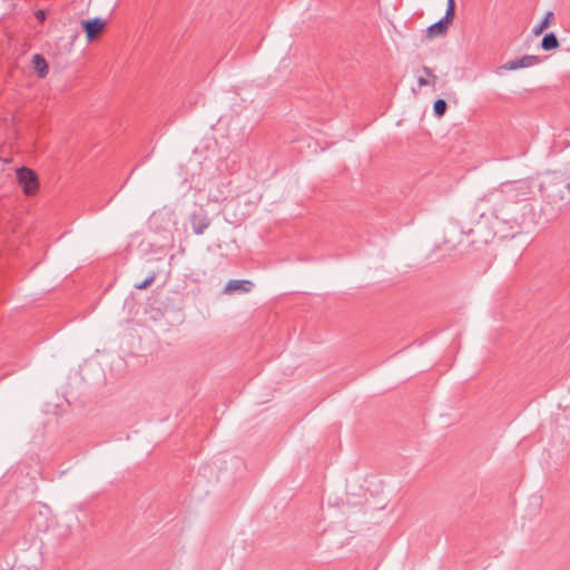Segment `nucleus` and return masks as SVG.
Segmentation results:
<instances>
[{"instance_id":"f257e3e1","label":"nucleus","mask_w":570,"mask_h":570,"mask_svg":"<svg viewBox=\"0 0 570 570\" xmlns=\"http://www.w3.org/2000/svg\"><path fill=\"white\" fill-rule=\"evenodd\" d=\"M531 194L527 181L507 184L478 199L461 222V233L471 236V245L489 244L494 237H514L523 223L520 203Z\"/></svg>"},{"instance_id":"f03ea898","label":"nucleus","mask_w":570,"mask_h":570,"mask_svg":"<svg viewBox=\"0 0 570 570\" xmlns=\"http://www.w3.org/2000/svg\"><path fill=\"white\" fill-rule=\"evenodd\" d=\"M16 175L24 195L31 196L37 193L39 189V178L33 169L22 166L17 169Z\"/></svg>"},{"instance_id":"7ed1b4c3","label":"nucleus","mask_w":570,"mask_h":570,"mask_svg":"<svg viewBox=\"0 0 570 570\" xmlns=\"http://www.w3.org/2000/svg\"><path fill=\"white\" fill-rule=\"evenodd\" d=\"M82 30L86 33V38L89 42L96 40L99 35L105 30L107 22L105 19L100 17H95L91 19H85L80 21Z\"/></svg>"},{"instance_id":"20e7f679","label":"nucleus","mask_w":570,"mask_h":570,"mask_svg":"<svg viewBox=\"0 0 570 570\" xmlns=\"http://www.w3.org/2000/svg\"><path fill=\"white\" fill-rule=\"evenodd\" d=\"M191 229L196 235H203L210 225V218L203 208L195 210L189 216Z\"/></svg>"},{"instance_id":"39448f33","label":"nucleus","mask_w":570,"mask_h":570,"mask_svg":"<svg viewBox=\"0 0 570 570\" xmlns=\"http://www.w3.org/2000/svg\"><path fill=\"white\" fill-rule=\"evenodd\" d=\"M541 62V58L534 55H524L520 58L512 59L500 67L503 70H518L521 68H528Z\"/></svg>"},{"instance_id":"423d86ee","label":"nucleus","mask_w":570,"mask_h":570,"mask_svg":"<svg viewBox=\"0 0 570 570\" xmlns=\"http://www.w3.org/2000/svg\"><path fill=\"white\" fill-rule=\"evenodd\" d=\"M254 288V283L248 279H230L224 287L225 294L234 292L249 293Z\"/></svg>"},{"instance_id":"0eeeda50","label":"nucleus","mask_w":570,"mask_h":570,"mask_svg":"<svg viewBox=\"0 0 570 570\" xmlns=\"http://www.w3.org/2000/svg\"><path fill=\"white\" fill-rule=\"evenodd\" d=\"M452 22L453 21L443 16L440 20L428 27L426 37L431 39L434 37L444 36Z\"/></svg>"},{"instance_id":"6e6552de","label":"nucleus","mask_w":570,"mask_h":570,"mask_svg":"<svg viewBox=\"0 0 570 570\" xmlns=\"http://www.w3.org/2000/svg\"><path fill=\"white\" fill-rule=\"evenodd\" d=\"M32 66L39 78H45L49 72V66L45 57L40 53H36L32 57Z\"/></svg>"},{"instance_id":"1a4fd4ad","label":"nucleus","mask_w":570,"mask_h":570,"mask_svg":"<svg viewBox=\"0 0 570 570\" xmlns=\"http://www.w3.org/2000/svg\"><path fill=\"white\" fill-rule=\"evenodd\" d=\"M560 43L554 32H548L541 40V48L546 51L559 48Z\"/></svg>"},{"instance_id":"9d476101","label":"nucleus","mask_w":570,"mask_h":570,"mask_svg":"<svg viewBox=\"0 0 570 570\" xmlns=\"http://www.w3.org/2000/svg\"><path fill=\"white\" fill-rule=\"evenodd\" d=\"M553 17H554L553 12H552V11H548V12L544 14L543 19H542L538 24H535V26L533 27V29H532V33H533L534 36H539V35H541V33H542V32H543V31H544V30L550 26V23H551V21H552Z\"/></svg>"},{"instance_id":"9b49d317","label":"nucleus","mask_w":570,"mask_h":570,"mask_svg":"<svg viewBox=\"0 0 570 570\" xmlns=\"http://www.w3.org/2000/svg\"><path fill=\"white\" fill-rule=\"evenodd\" d=\"M157 275L155 271L149 272L148 276L142 282L136 283L134 287L139 291L148 288L156 281Z\"/></svg>"},{"instance_id":"f8f14e48","label":"nucleus","mask_w":570,"mask_h":570,"mask_svg":"<svg viewBox=\"0 0 570 570\" xmlns=\"http://www.w3.org/2000/svg\"><path fill=\"white\" fill-rule=\"evenodd\" d=\"M448 109V104L444 99H436L433 104V112L438 118H441L444 116Z\"/></svg>"},{"instance_id":"ddd939ff","label":"nucleus","mask_w":570,"mask_h":570,"mask_svg":"<svg viewBox=\"0 0 570 570\" xmlns=\"http://www.w3.org/2000/svg\"><path fill=\"white\" fill-rule=\"evenodd\" d=\"M444 17L451 21L454 20V17H455V1L454 0H448Z\"/></svg>"},{"instance_id":"4468645a","label":"nucleus","mask_w":570,"mask_h":570,"mask_svg":"<svg viewBox=\"0 0 570 570\" xmlns=\"http://www.w3.org/2000/svg\"><path fill=\"white\" fill-rule=\"evenodd\" d=\"M422 71L430 78L429 79V82H431L429 86H432L434 87L435 85V80H436V76L434 75L433 70L426 66H423L422 67Z\"/></svg>"},{"instance_id":"2eb2a0df","label":"nucleus","mask_w":570,"mask_h":570,"mask_svg":"<svg viewBox=\"0 0 570 570\" xmlns=\"http://www.w3.org/2000/svg\"><path fill=\"white\" fill-rule=\"evenodd\" d=\"M417 83H419V86H420V87H424V86H429L431 82H429V79H425V78H423V77H420V78L417 79Z\"/></svg>"},{"instance_id":"dca6fc26","label":"nucleus","mask_w":570,"mask_h":570,"mask_svg":"<svg viewBox=\"0 0 570 570\" xmlns=\"http://www.w3.org/2000/svg\"><path fill=\"white\" fill-rule=\"evenodd\" d=\"M37 18H38L39 20H43V19H45V11H43V10H39V11L37 12Z\"/></svg>"},{"instance_id":"f3484780","label":"nucleus","mask_w":570,"mask_h":570,"mask_svg":"<svg viewBox=\"0 0 570 570\" xmlns=\"http://www.w3.org/2000/svg\"><path fill=\"white\" fill-rule=\"evenodd\" d=\"M567 188L570 190V181L567 184Z\"/></svg>"}]
</instances>
